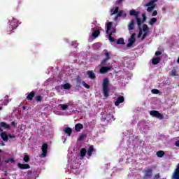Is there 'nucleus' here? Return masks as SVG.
<instances>
[{"mask_svg": "<svg viewBox=\"0 0 179 179\" xmlns=\"http://www.w3.org/2000/svg\"><path fill=\"white\" fill-rule=\"evenodd\" d=\"M22 110H26V106H22Z\"/></svg>", "mask_w": 179, "mask_h": 179, "instance_id": "nucleus-56", "label": "nucleus"}, {"mask_svg": "<svg viewBox=\"0 0 179 179\" xmlns=\"http://www.w3.org/2000/svg\"><path fill=\"white\" fill-rule=\"evenodd\" d=\"M16 27H17V20H14L13 21L10 22V27L8 28L7 31H8V34H10V31L14 30V29H16Z\"/></svg>", "mask_w": 179, "mask_h": 179, "instance_id": "nucleus-7", "label": "nucleus"}, {"mask_svg": "<svg viewBox=\"0 0 179 179\" xmlns=\"http://www.w3.org/2000/svg\"><path fill=\"white\" fill-rule=\"evenodd\" d=\"M143 173H144L143 178L150 179L153 176V169H152V168H147L146 169L144 170Z\"/></svg>", "mask_w": 179, "mask_h": 179, "instance_id": "nucleus-5", "label": "nucleus"}, {"mask_svg": "<svg viewBox=\"0 0 179 179\" xmlns=\"http://www.w3.org/2000/svg\"><path fill=\"white\" fill-rule=\"evenodd\" d=\"M76 83H78V85H80V83H82V78H80V77L78 76L76 78Z\"/></svg>", "mask_w": 179, "mask_h": 179, "instance_id": "nucleus-40", "label": "nucleus"}, {"mask_svg": "<svg viewBox=\"0 0 179 179\" xmlns=\"http://www.w3.org/2000/svg\"><path fill=\"white\" fill-rule=\"evenodd\" d=\"M113 26V22H109L106 24V34H108L110 30H111V27Z\"/></svg>", "mask_w": 179, "mask_h": 179, "instance_id": "nucleus-21", "label": "nucleus"}, {"mask_svg": "<svg viewBox=\"0 0 179 179\" xmlns=\"http://www.w3.org/2000/svg\"><path fill=\"white\" fill-rule=\"evenodd\" d=\"M103 54L106 56V58L101 62L100 66H106V65H107V62H108V60L111 59L110 52H108L107 50H103Z\"/></svg>", "mask_w": 179, "mask_h": 179, "instance_id": "nucleus-3", "label": "nucleus"}, {"mask_svg": "<svg viewBox=\"0 0 179 179\" xmlns=\"http://www.w3.org/2000/svg\"><path fill=\"white\" fill-rule=\"evenodd\" d=\"M156 22H157V18L152 17L150 20L149 24H150V26H153Z\"/></svg>", "mask_w": 179, "mask_h": 179, "instance_id": "nucleus-27", "label": "nucleus"}, {"mask_svg": "<svg viewBox=\"0 0 179 179\" xmlns=\"http://www.w3.org/2000/svg\"><path fill=\"white\" fill-rule=\"evenodd\" d=\"M161 59H162L160 57H157L155 58H152V64L153 65H157V64H159V62H160Z\"/></svg>", "mask_w": 179, "mask_h": 179, "instance_id": "nucleus-18", "label": "nucleus"}, {"mask_svg": "<svg viewBox=\"0 0 179 179\" xmlns=\"http://www.w3.org/2000/svg\"><path fill=\"white\" fill-rule=\"evenodd\" d=\"M155 55H156V57H159V55H162V52L161 51H156L155 52Z\"/></svg>", "mask_w": 179, "mask_h": 179, "instance_id": "nucleus-48", "label": "nucleus"}, {"mask_svg": "<svg viewBox=\"0 0 179 179\" xmlns=\"http://www.w3.org/2000/svg\"><path fill=\"white\" fill-rule=\"evenodd\" d=\"M92 37H94V38H97V37H99V35L100 34V31L99 29H94V28H92Z\"/></svg>", "mask_w": 179, "mask_h": 179, "instance_id": "nucleus-13", "label": "nucleus"}, {"mask_svg": "<svg viewBox=\"0 0 179 179\" xmlns=\"http://www.w3.org/2000/svg\"><path fill=\"white\" fill-rule=\"evenodd\" d=\"M87 75H88V78L90 79H96V74H94V72H93V71H87Z\"/></svg>", "mask_w": 179, "mask_h": 179, "instance_id": "nucleus-14", "label": "nucleus"}, {"mask_svg": "<svg viewBox=\"0 0 179 179\" xmlns=\"http://www.w3.org/2000/svg\"><path fill=\"white\" fill-rule=\"evenodd\" d=\"M76 132H80V129H83V124L78 123L75 125Z\"/></svg>", "mask_w": 179, "mask_h": 179, "instance_id": "nucleus-17", "label": "nucleus"}, {"mask_svg": "<svg viewBox=\"0 0 179 179\" xmlns=\"http://www.w3.org/2000/svg\"><path fill=\"white\" fill-rule=\"evenodd\" d=\"M152 16H157V10H154L152 14Z\"/></svg>", "mask_w": 179, "mask_h": 179, "instance_id": "nucleus-49", "label": "nucleus"}, {"mask_svg": "<svg viewBox=\"0 0 179 179\" xmlns=\"http://www.w3.org/2000/svg\"><path fill=\"white\" fill-rule=\"evenodd\" d=\"M82 85L84 86V87H85L86 89H90V85L86 84V82L83 81L82 82Z\"/></svg>", "mask_w": 179, "mask_h": 179, "instance_id": "nucleus-39", "label": "nucleus"}, {"mask_svg": "<svg viewBox=\"0 0 179 179\" xmlns=\"http://www.w3.org/2000/svg\"><path fill=\"white\" fill-rule=\"evenodd\" d=\"M63 131L68 136H71V135H72V129L71 127H66Z\"/></svg>", "mask_w": 179, "mask_h": 179, "instance_id": "nucleus-16", "label": "nucleus"}, {"mask_svg": "<svg viewBox=\"0 0 179 179\" xmlns=\"http://www.w3.org/2000/svg\"><path fill=\"white\" fill-rule=\"evenodd\" d=\"M157 156L158 157H163L164 156V151L159 150L157 152Z\"/></svg>", "mask_w": 179, "mask_h": 179, "instance_id": "nucleus-32", "label": "nucleus"}, {"mask_svg": "<svg viewBox=\"0 0 179 179\" xmlns=\"http://www.w3.org/2000/svg\"><path fill=\"white\" fill-rule=\"evenodd\" d=\"M135 36H136V34L133 33L131 36V37L129 38V43H127V47H132L134 45V43L136 41V39L135 38Z\"/></svg>", "mask_w": 179, "mask_h": 179, "instance_id": "nucleus-9", "label": "nucleus"}, {"mask_svg": "<svg viewBox=\"0 0 179 179\" xmlns=\"http://www.w3.org/2000/svg\"><path fill=\"white\" fill-rule=\"evenodd\" d=\"M36 96V92L31 91L27 96V100H33V98Z\"/></svg>", "mask_w": 179, "mask_h": 179, "instance_id": "nucleus-15", "label": "nucleus"}, {"mask_svg": "<svg viewBox=\"0 0 179 179\" xmlns=\"http://www.w3.org/2000/svg\"><path fill=\"white\" fill-rule=\"evenodd\" d=\"M85 138V134H81L79 138H78V141H83V139Z\"/></svg>", "mask_w": 179, "mask_h": 179, "instance_id": "nucleus-44", "label": "nucleus"}, {"mask_svg": "<svg viewBox=\"0 0 179 179\" xmlns=\"http://www.w3.org/2000/svg\"><path fill=\"white\" fill-rule=\"evenodd\" d=\"M134 29H135V20L132 19L128 24V29L131 31L134 30Z\"/></svg>", "mask_w": 179, "mask_h": 179, "instance_id": "nucleus-12", "label": "nucleus"}, {"mask_svg": "<svg viewBox=\"0 0 179 179\" xmlns=\"http://www.w3.org/2000/svg\"><path fill=\"white\" fill-rule=\"evenodd\" d=\"M139 11H136L135 10H131L129 11V15L130 16H134L136 20V22H137V27L138 29H141V27L142 26V23H145V22H146V14L145 13H143L142 14V17L143 19L141 20L140 17H139Z\"/></svg>", "mask_w": 179, "mask_h": 179, "instance_id": "nucleus-1", "label": "nucleus"}, {"mask_svg": "<svg viewBox=\"0 0 179 179\" xmlns=\"http://www.w3.org/2000/svg\"><path fill=\"white\" fill-rule=\"evenodd\" d=\"M118 10H120V8L115 7V10L114 8H112L110 10V15L113 16V15H116V13H118Z\"/></svg>", "mask_w": 179, "mask_h": 179, "instance_id": "nucleus-23", "label": "nucleus"}, {"mask_svg": "<svg viewBox=\"0 0 179 179\" xmlns=\"http://www.w3.org/2000/svg\"><path fill=\"white\" fill-rule=\"evenodd\" d=\"M19 169H20L21 170H27L29 169H30V165H29V164H20L19 163L17 164Z\"/></svg>", "mask_w": 179, "mask_h": 179, "instance_id": "nucleus-10", "label": "nucleus"}, {"mask_svg": "<svg viewBox=\"0 0 179 179\" xmlns=\"http://www.w3.org/2000/svg\"><path fill=\"white\" fill-rule=\"evenodd\" d=\"M8 136H9V138H10V139L15 138V136H13V135H9Z\"/></svg>", "mask_w": 179, "mask_h": 179, "instance_id": "nucleus-53", "label": "nucleus"}, {"mask_svg": "<svg viewBox=\"0 0 179 179\" xmlns=\"http://www.w3.org/2000/svg\"><path fill=\"white\" fill-rule=\"evenodd\" d=\"M2 108H3L2 106H0V110H2Z\"/></svg>", "mask_w": 179, "mask_h": 179, "instance_id": "nucleus-59", "label": "nucleus"}, {"mask_svg": "<svg viewBox=\"0 0 179 179\" xmlns=\"http://www.w3.org/2000/svg\"><path fill=\"white\" fill-rule=\"evenodd\" d=\"M0 153H2V150H0Z\"/></svg>", "mask_w": 179, "mask_h": 179, "instance_id": "nucleus-61", "label": "nucleus"}, {"mask_svg": "<svg viewBox=\"0 0 179 179\" xmlns=\"http://www.w3.org/2000/svg\"><path fill=\"white\" fill-rule=\"evenodd\" d=\"M86 149L85 148H82L80 151V159H83V157H85V156H86Z\"/></svg>", "mask_w": 179, "mask_h": 179, "instance_id": "nucleus-22", "label": "nucleus"}, {"mask_svg": "<svg viewBox=\"0 0 179 179\" xmlns=\"http://www.w3.org/2000/svg\"><path fill=\"white\" fill-rule=\"evenodd\" d=\"M155 2H157V0H151V1L147 3L145 6H152V5H154Z\"/></svg>", "mask_w": 179, "mask_h": 179, "instance_id": "nucleus-33", "label": "nucleus"}, {"mask_svg": "<svg viewBox=\"0 0 179 179\" xmlns=\"http://www.w3.org/2000/svg\"><path fill=\"white\" fill-rule=\"evenodd\" d=\"M4 145H5V144L3 143V144H2V146H4Z\"/></svg>", "mask_w": 179, "mask_h": 179, "instance_id": "nucleus-62", "label": "nucleus"}, {"mask_svg": "<svg viewBox=\"0 0 179 179\" xmlns=\"http://www.w3.org/2000/svg\"><path fill=\"white\" fill-rule=\"evenodd\" d=\"M137 37L138 38H141V37H142V29H140V31L138 32Z\"/></svg>", "mask_w": 179, "mask_h": 179, "instance_id": "nucleus-45", "label": "nucleus"}, {"mask_svg": "<svg viewBox=\"0 0 179 179\" xmlns=\"http://www.w3.org/2000/svg\"><path fill=\"white\" fill-rule=\"evenodd\" d=\"M153 9H155V5H151L148 7L147 10L148 12H152Z\"/></svg>", "mask_w": 179, "mask_h": 179, "instance_id": "nucleus-37", "label": "nucleus"}, {"mask_svg": "<svg viewBox=\"0 0 179 179\" xmlns=\"http://www.w3.org/2000/svg\"><path fill=\"white\" fill-rule=\"evenodd\" d=\"M152 93H153V94H159V91L157 89H153L152 90Z\"/></svg>", "mask_w": 179, "mask_h": 179, "instance_id": "nucleus-41", "label": "nucleus"}, {"mask_svg": "<svg viewBox=\"0 0 179 179\" xmlns=\"http://www.w3.org/2000/svg\"><path fill=\"white\" fill-rule=\"evenodd\" d=\"M123 13H124V10H120L117 14V17H121V16H122Z\"/></svg>", "mask_w": 179, "mask_h": 179, "instance_id": "nucleus-42", "label": "nucleus"}, {"mask_svg": "<svg viewBox=\"0 0 179 179\" xmlns=\"http://www.w3.org/2000/svg\"><path fill=\"white\" fill-rule=\"evenodd\" d=\"M2 103L3 106H6L9 103V98L8 96L4 97V100H2Z\"/></svg>", "mask_w": 179, "mask_h": 179, "instance_id": "nucleus-30", "label": "nucleus"}, {"mask_svg": "<svg viewBox=\"0 0 179 179\" xmlns=\"http://www.w3.org/2000/svg\"><path fill=\"white\" fill-rule=\"evenodd\" d=\"M123 0H117L116 1V3L117 5H120V3H121V2H122Z\"/></svg>", "mask_w": 179, "mask_h": 179, "instance_id": "nucleus-52", "label": "nucleus"}, {"mask_svg": "<svg viewBox=\"0 0 179 179\" xmlns=\"http://www.w3.org/2000/svg\"><path fill=\"white\" fill-rule=\"evenodd\" d=\"M99 57H100V55H92V58L93 59H96V58H99Z\"/></svg>", "mask_w": 179, "mask_h": 179, "instance_id": "nucleus-47", "label": "nucleus"}, {"mask_svg": "<svg viewBox=\"0 0 179 179\" xmlns=\"http://www.w3.org/2000/svg\"><path fill=\"white\" fill-rule=\"evenodd\" d=\"M0 125L2 127V128H5L6 129L10 128V125L6 124L5 122H1Z\"/></svg>", "mask_w": 179, "mask_h": 179, "instance_id": "nucleus-25", "label": "nucleus"}, {"mask_svg": "<svg viewBox=\"0 0 179 179\" xmlns=\"http://www.w3.org/2000/svg\"><path fill=\"white\" fill-rule=\"evenodd\" d=\"M143 31L149 33L150 30H149V27H148V24H143Z\"/></svg>", "mask_w": 179, "mask_h": 179, "instance_id": "nucleus-26", "label": "nucleus"}, {"mask_svg": "<svg viewBox=\"0 0 179 179\" xmlns=\"http://www.w3.org/2000/svg\"><path fill=\"white\" fill-rule=\"evenodd\" d=\"M34 174V173H33V171H28L27 175V178H28V179H31V178H33Z\"/></svg>", "mask_w": 179, "mask_h": 179, "instance_id": "nucleus-28", "label": "nucleus"}, {"mask_svg": "<svg viewBox=\"0 0 179 179\" xmlns=\"http://www.w3.org/2000/svg\"><path fill=\"white\" fill-rule=\"evenodd\" d=\"M149 32H144V34H143V36L141 38V40H145V38H146V37L148 36V34Z\"/></svg>", "mask_w": 179, "mask_h": 179, "instance_id": "nucleus-43", "label": "nucleus"}, {"mask_svg": "<svg viewBox=\"0 0 179 179\" xmlns=\"http://www.w3.org/2000/svg\"><path fill=\"white\" fill-rule=\"evenodd\" d=\"M110 84V80H108V78H106L103 79L102 83V90H103V94L106 99L110 96L109 92H110V87H108V85Z\"/></svg>", "mask_w": 179, "mask_h": 179, "instance_id": "nucleus-2", "label": "nucleus"}, {"mask_svg": "<svg viewBox=\"0 0 179 179\" xmlns=\"http://www.w3.org/2000/svg\"><path fill=\"white\" fill-rule=\"evenodd\" d=\"M101 69H99L100 73H102L104 75L105 73H107V72H109V71H111L113 69V67L111 66H101Z\"/></svg>", "mask_w": 179, "mask_h": 179, "instance_id": "nucleus-8", "label": "nucleus"}, {"mask_svg": "<svg viewBox=\"0 0 179 179\" xmlns=\"http://www.w3.org/2000/svg\"><path fill=\"white\" fill-rule=\"evenodd\" d=\"M124 100H125V98H124V96H119L117 99L116 101L115 102V106L118 107V106H120L121 103H124Z\"/></svg>", "mask_w": 179, "mask_h": 179, "instance_id": "nucleus-11", "label": "nucleus"}, {"mask_svg": "<svg viewBox=\"0 0 179 179\" xmlns=\"http://www.w3.org/2000/svg\"><path fill=\"white\" fill-rule=\"evenodd\" d=\"M150 115H151V117H155V118H158V120L164 119V115H163V114L160 113L157 110H151L150 112Z\"/></svg>", "mask_w": 179, "mask_h": 179, "instance_id": "nucleus-6", "label": "nucleus"}, {"mask_svg": "<svg viewBox=\"0 0 179 179\" xmlns=\"http://www.w3.org/2000/svg\"><path fill=\"white\" fill-rule=\"evenodd\" d=\"M1 138L3 139V141H4V142L8 141V139H9L8 134H6V133H5V132H2L1 134Z\"/></svg>", "mask_w": 179, "mask_h": 179, "instance_id": "nucleus-19", "label": "nucleus"}, {"mask_svg": "<svg viewBox=\"0 0 179 179\" xmlns=\"http://www.w3.org/2000/svg\"><path fill=\"white\" fill-rule=\"evenodd\" d=\"M171 76H178V74L177 73V71L175 69H173L171 73Z\"/></svg>", "mask_w": 179, "mask_h": 179, "instance_id": "nucleus-36", "label": "nucleus"}, {"mask_svg": "<svg viewBox=\"0 0 179 179\" xmlns=\"http://www.w3.org/2000/svg\"><path fill=\"white\" fill-rule=\"evenodd\" d=\"M118 19L117 15L115 17V20H117Z\"/></svg>", "mask_w": 179, "mask_h": 179, "instance_id": "nucleus-58", "label": "nucleus"}, {"mask_svg": "<svg viewBox=\"0 0 179 179\" xmlns=\"http://www.w3.org/2000/svg\"><path fill=\"white\" fill-rule=\"evenodd\" d=\"M175 146H176L177 148H179V140L176 141Z\"/></svg>", "mask_w": 179, "mask_h": 179, "instance_id": "nucleus-50", "label": "nucleus"}, {"mask_svg": "<svg viewBox=\"0 0 179 179\" xmlns=\"http://www.w3.org/2000/svg\"><path fill=\"white\" fill-rule=\"evenodd\" d=\"M63 89L65 90H69L71 89V84L69 83H66L62 85Z\"/></svg>", "mask_w": 179, "mask_h": 179, "instance_id": "nucleus-29", "label": "nucleus"}, {"mask_svg": "<svg viewBox=\"0 0 179 179\" xmlns=\"http://www.w3.org/2000/svg\"><path fill=\"white\" fill-rule=\"evenodd\" d=\"M111 33H115V30L113 31Z\"/></svg>", "mask_w": 179, "mask_h": 179, "instance_id": "nucleus-60", "label": "nucleus"}, {"mask_svg": "<svg viewBox=\"0 0 179 179\" xmlns=\"http://www.w3.org/2000/svg\"><path fill=\"white\" fill-rule=\"evenodd\" d=\"M108 34L109 36V41H110V43H114V41H115V38H114L113 36H113V33L110 32V33H108Z\"/></svg>", "mask_w": 179, "mask_h": 179, "instance_id": "nucleus-31", "label": "nucleus"}, {"mask_svg": "<svg viewBox=\"0 0 179 179\" xmlns=\"http://www.w3.org/2000/svg\"><path fill=\"white\" fill-rule=\"evenodd\" d=\"M93 152H94V148L93 147V145H90L87 150V155L90 157V156H92V154L93 153Z\"/></svg>", "mask_w": 179, "mask_h": 179, "instance_id": "nucleus-20", "label": "nucleus"}, {"mask_svg": "<svg viewBox=\"0 0 179 179\" xmlns=\"http://www.w3.org/2000/svg\"><path fill=\"white\" fill-rule=\"evenodd\" d=\"M59 106L61 107L63 111H65V110H67V108L69 107L70 104L69 103L59 104Z\"/></svg>", "mask_w": 179, "mask_h": 179, "instance_id": "nucleus-24", "label": "nucleus"}, {"mask_svg": "<svg viewBox=\"0 0 179 179\" xmlns=\"http://www.w3.org/2000/svg\"><path fill=\"white\" fill-rule=\"evenodd\" d=\"M124 16H127V14H124Z\"/></svg>", "mask_w": 179, "mask_h": 179, "instance_id": "nucleus-63", "label": "nucleus"}, {"mask_svg": "<svg viewBox=\"0 0 179 179\" xmlns=\"http://www.w3.org/2000/svg\"><path fill=\"white\" fill-rule=\"evenodd\" d=\"M10 163H15V159L13 158L8 159Z\"/></svg>", "mask_w": 179, "mask_h": 179, "instance_id": "nucleus-51", "label": "nucleus"}, {"mask_svg": "<svg viewBox=\"0 0 179 179\" xmlns=\"http://www.w3.org/2000/svg\"><path fill=\"white\" fill-rule=\"evenodd\" d=\"M11 125H13V127H15V125H16V123L15 122H12Z\"/></svg>", "mask_w": 179, "mask_h": 179, "instance_id": "nucleus-54", "label": "nucleus"}, {"mask_svg": "<svg viewBox=\"0 0 179 179\" xmlns=\"http://www.w3.org/2000/svg\"><path fill=\"white\" fill-rule=\"evenodd\" d=\"M4 162H5L6 164H8V163H10V162H9V159L5 160Z\"/></svg>", "mask_w": 179, "mask_h": 179, "instance_id": "nucleus-55", "label": "nucleus"}, {"mask_svg": "<svg viewBox=\"0 0 179 179\" xmlns=\"http://www.w3.org/2000/svg\"><path fill=\"white\" fill-rule=\"evenodd\" d=\"M160 178V173H157L154 176L153 179H159Z\"/></svg>", "mask_w": 179, "mask_h": 179, "instance_id": "nucleus-46", "label": "nucleus"}, {"mask_svg": "<svg viewBox=\"0 0 179 179\" xmlns=\"http://www.w3.org/2000/svg\"><path fill=\"white\" fill-rule=\"evenodd\" d=\"M117 44H125V43L124 42V38H120L119 39H117Z\"/></svg>", "mask_w": 179, "mask_h": 179, "instance_id": "nucleus-35", "label": "nucleus"}, {"mask_svg": "<svg viewBox=\"0 0 179 179\" xmlns=\"http://www.w3.org/2000/svg\"><path fill=\"white\" fill-rule=\"evenodd\" d=\"M3 129H2V128L0 127V132H3Z\"/></svg>", "mask_w": 179, "mask_h": 179, "instance_id": "nucleus-57", "label": "nucleus"}, {"mask_svg": "<svg viewBox=\"0 0 179 179\" xmlns=\"http://www.w3.org/2000/svg\"><path fill=\"white\" fill-rule=\"evenodd\" d=\"M41 150H42V153L39 155V157L41 159H44L45 157H47V153L48 150V144L43 143L42 145Z\"/></svg>", "mask_w": 179, "mask_h": 179, "instance_id": "nucleus-4", "label": "nucleus"}, {"mask_svg": "<svg viewBox=\"0 0 179 179\" xmlns=\"http://www.w3.org/2000/svg\"><path fill=\"white\" fill-rule=\"evenodd\" d=\"M42 100H43V96H41V95L36 96V101L40 102V101H42Z\"/></svg>", "mask_w": 179, "mask_h": 179, "instance_id": "nucleus-38", "label": "nucleus"}, {"mask_svg": "<svg viewBox=\"0 0 179 179\" xmlns=\"http://www.w3.org/2000/svg\"><path fill=\"white\" fill-rule=\"evenodd\" d=\"M24 162H25V163H29V162H30V157L27 155H25L24 156Z\"/></svg>", "mask_w": 179, "mask_h": 179, "instance_id": "nucleus-34", "label": "nucleus"}]
</instances>
